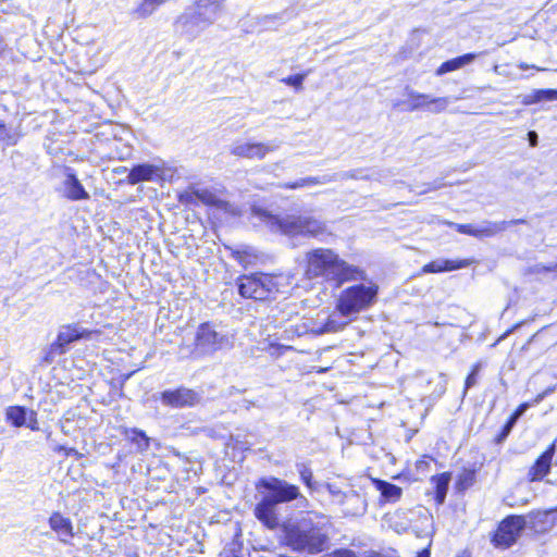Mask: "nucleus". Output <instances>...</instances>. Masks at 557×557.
<instances>
[{
  "mask_svg": "<svg viewBox=\"0 0 557 557\" xmlns=\"http://www.w3.org/2000/svg\"><path fill=\"white\" fill-rule=\"evenodd\" d=\"M555 388V386L548 387L543 394L539 395L537 400H542L546 395L553 393Z\"/></svg>",
  "mask_w": 557,
  "mask_h": 557,
  "instance_id": "nucleus-50",
  "label": "nucleus"
},
{
  "mask_svg": "<svg viewBox=\"0 0 557 557\" xmlns=\"http://www.w3.org/2000/svg\"><path fill=\"white\" fill-rule=\"evenodd\" d=\"M260 218L272 231L285 235H306L317 237L325 232V225L320 220L310 215H287L280 218L267 211L259 210Z\"/></svg>",
  "mask_w": 557,
  "mask_h": 557,
  "instance_id": "nucleus-5",
  "label": "nucleus"
},
{
  "mask_svg": "<svg viewBox=\"0 0 557 557\" xmlns=\"http://www.w3.org/2000/svg\"><path fill=\"white\" fill-rule=\"evenodd\" d=\"M450 474L446 472L432 478L435 483V499L438 504H443L446 498Z\"/></svg>",
  "mask_w": 557,
  "mask_h": 557,
  "instance_id": "nucleus-27",
  "label": "nucleus"
},
{
  "mask_svg": "<svg viewBox=\"0 0 557 557\" xmlns=\"http://www.w3.org/2000/svg\"><path fill=\"white\" fill-rule=\"evenodd\" d=\"M479 54L476 53H466L463 55L450 59L441 64V66L436 70V75L441 76L448 72L456 71L471 62H473Z\"/></svg>",
  "mask_w": 557,
  "mask_h": 557,
  "instance_id": "nucleus-20",
  "label": "nucleus"
},
{
  "mask_svg": "<svg viewBox=\"0 0 557 557\" xmlns=\"http://www.w3.org/2000/svg\"><path fill=\"white\" fill-rule=\"evenodd\" d=\"M475 480V471L474 470H463V472L459 475L458 485L462 488H468L473 484Z\"/></svg>",
  "mask_w": 557,
  "mask_h": 557,
  "instance_id": "nucleus-34",
  "label": "nucleus"
},
{
  "mask_svg": "<svg viewBox=\"0 0 557 557\" xmlns=\"http://www.w3.org/2000/svg\"><path fill=\"white\" fill-rule=\"evenodd\" d=\"M308 73H300L296 75H290L288 77L282 78V82L286 85L295 87L297 90L302 89V83L307 77Z\"/></svg>",
  "mask_w": 557,
  "mask_h": 557,
  "instance_id": "nucleus-33",
  "label": "nucleus"
},
{
  "mask_svg": "<svg viewBox=\"0 0 557 557\" xmlns=\"http://www.w3.org/2000/svg\"><path fill=\"white\" fill-rule=\"evenodd\" d=\"M220 0H196L177 18L176 24L190 37L198 36L220 16L222 12Z\"/></svg>",
  "mask_w": 557,
  "mask_h": 557,
  "instance_id": "nucleus-4",
  "label": "nucleus"
},
{
  "mask_svg": "<svg viewBox=\"0 0 557 557\" xmlns=\"http://www.w3.org/2000/svg\"><path fill=\"white\" fill-rule=\"evenodd\" d=\"M280 146L281 141L278 140L269 143L236 140L232 144L230 152L239 158L262 160L268 153L277 150Z\"/></svg>",
  "mask_w": 557,
  "mask_h": 557,
  "instance_id": "nucleus-11",
  "label": "nucleus"
},
{
  "mask_svg": "<svg viewBox=\"0 0 557 557\" xmlns=\"http://www.w3.org/2000/svg\"><path fill=\"white\" fill-rule=\"evenodd\" d=\"M451 225L460 234H466V235H470V236H474L475 235V225L474 224H457V223H451Z\"/></svg>",
  "mask_w": 557,
  "mask_h": 557,
  "instance_id": "nucleus-39",
  "label": "nucleus"
},
{
  "mask_svg": "<svg viewBox=\"0 0 557 557\" xmlns=\"http://www.w3.org/2000/svg\"><path fill=\"white\" fill-rule=\"evenodd\" d=\"M235 335L221 324L203 322L198 325L191 355L194 358L210 357L234 347Z\"/></svg>",
  "mask_w": 557,
  "mask_h": 557,
  "instance_id": "nucleus-3",
  "label": "nucleus"
},
{
  "mask_svg": "<svg viewBox=\"0 0 557 557\" xmlns=\"http://www.w3.org/2000/svg\"><path fill=\"white\" fill-rule=\"evenodd\" d=\"M305 276L309 280L322 277L341 287L346 282L364 281L366 272L359 267L349 264L334 250L315 248L305 255Z\"/></svg>",
  "mask_w": 557,
  "mask_h": 557,
  "instance_id": "nucleus-1",
  "label": "nucleus"
},
{
  "mask_svg": "<svg viewBox=\"0 0 557 557\" xmlns=\"http://www.w3.org/2000/svg\"><path fill=\"white\" fill-rule=\"evenodd\" d=\"M166 0H144L139 8V12L143 15H150L157 7L164 3Z\"/></svg>",
  "mask_w": 557,
  "mask_h": 557,
  "instance_id": "nucleus-35",
  "label": "nucleus"
},
{
  "mask_svg": "<svg viewBox=\"0 0 557 557\" xmlns=\"http://www.w3.org/2000/svg\"><path fill=\"white\" fill-rule=\"evenodd\" d=\"M468 261H453L445 259L434 260L422 268V273H440L444 271H453L467 267Z\"/></svg>",
  "mask_w": 557,
  "mask_h": 557,
  "instance_id": "nucleus-19",
  "label": "nucleus"
},
{
  "mask_svg": "<svg viewBox=\"0 0 557 557\" xmlns=\"http://www.w3.org/2000/svg\"><path fill=\"white\" fill-rule=\"evenodd\" d=\"M516 423L517 421L512 420V418L510 417L506 424L504 425L503 431L498 436V441H503L504 438H506Z\"/></svg>",
  "mask_w": 557,
  "mask_h": 557,
  "instance_id": "nucleus-42",
  "label": "nucleus"
},
{
  "mask_svg": "<svg viewBox=\"0 0 557 557\" xmlns=\"http://www.w3.org/2000/svg\"><path fill=\"white\" fill-rule=\"evenodd\" d=\"M239 295L244 298L264 300L277 290L274 277L265 273L242 275L237 278Z\"/></svg>",
  "mask_w": 557,
  "mask_h": 557,
  "instance_id": "nucleus-8",
  "label": "nucleus"
},
{
  "mask_svg": "<svg viewBox=\"0 0 557 557\" xmlns=\"http://www.w3.org/2000/svg\"><path fill=\"white\" fill-rule=\"evenodd\" d=\"M407 95H408V100L403 102V104L406 106L405 110L416 111V110L426 108V104L429 103L430 95L419 94L414 90H408Z\"/></svg>",
  "mask_w": 557,
  "mask_h": 557,
  "instance_id": "nucleus-26",
  "label": "nucleus"
},
{
  "mask_svg": "<svg viewBox=\"0 0 557 557\" xmlns=\"http://www.w3.org/2000/svg\"><path fill=\"white\" fill-rule=\"evenodd\" d=\"M36 413L34 411H30V419H29V424L28 426L33 430V431H36L38 430V425H37V420H36Z\"/></svg>",
  "mask_w": 557,
  "mask_h": 557,
  "instance_id": "nucleus-47",
  "label": "nucleus"
},
{
  "mask_svg": "<svg viewBox=\"0 0 557 557\" xmlns=\"http://www.w3.org/2000/svg\"><path fill=\"white\" fill-rule=\"evenodd\" d=\"M161 403L173 408L193 407L200 401V395L194 389L180 387L161 393Z\"/></svg>",
  "mask_w": 557,
  "mask_h": 557,
  "instance_id": "nucleus-12",
  "label": "nucleus"
},
{
  "mask_svg": "<svg viewBox=\"0 0 557 557\" xmlns=\"http://www.w3.org/2000/svg\"><path fill=\"white\" fill-rule=\"evenodd\" d=\"M528 139H529L530 146L535 147L539 141V136H537L536 132L530 131L528 133Z\"/></svg>",
  "mask_w": 557,
  "mask_h": 557,
  "instance_id": "nucleus-46",
  "label": "nucleus"
},
{
  "mask_svg": "<svg viewBox=\"0 0 557 557\" xmlns=\"http://www.w3.org/2000/svg\"><path fill=\"white\" fill-rule=\"evenodd\" d=\"M67 350L69 349L61 342H59L58 338H55L53 343L44 349L41 361L45 364H51L58 357L65 355Z\"/></svg>",
  "mask_w": 557,
  "mask_h": 557,
  "instance_id": "nucleus-25",
  "label": "nucleus"
},
{
  "mask_svg": "<svg viewBox=\"0 0 557 557\" xmlns=\"http://www.w3.org/2000/svg\"><path fill=\"white\" fill-rule=\"evenodd\" d=\"M92 333L95 332L74 323L61 326L57 338L69 349V345L81 338H90Z\"/></svg>",
  "mask_w": 557,
  "mask_h": 557,
  "instance_id": "nucleus-16",
  "label": "nucleus"
},
{
  "mask_svg": "<svg viewBox=\"0 0 557 557\" xmlns=\"http://www.w3.org/2000/svg\"><path fill=\"white\" fill-rule=\"evenodd\" d=\"M63 185L64 195L67 199L72 201L89 199V194L86 191V189L77 178L76 174L71 169H66Z\"/></svg>",
  "mask_w": 557,
  "mask_h": 557,
  "instance_id": "nucleus-15",
  "label": "nucleus"
},
{
  "mask_svg": "<svg viewBox=\"0 0 557 557\" xmlns=\"http://www.w3.org/2000/svg\"><path fill=\"white\" fill-rule=\"evenodd\" d=\"M555 455V444L549 447L535 460L528 472V479L531 482L543 480L550 471L553 458Z\"/></svg>",
  "mask_w": 557,
  "mask_h": 557,
  "instance_id": "nucleus-13",
  "label": "nucleus"
},
{
  "mask_svg": "<svg viewBox=\"0 0 557 557\" xmlns=\"http://www.w3.org/2000/svg\"><path fill=\"white\" fill-rule=\"evenodd\" d=\"M338 504L344 507L343 511L346 516H361L367 510L364 498L355 490H349L343 495V499Z\"/></svg>",
  "mask_w": 557,
  "mask_h": 557,
  "instance_id": "nucleus-14",
  "label": "nucleus"
},
{
  "mask_svg": "<svg viewBox=\"0 0 557 557\" xmlns=\"http://www.w3.org/2000/svg\"><path fill=\"white\" fill-rule=\"evenodd\" d=\"M417 557H430V553L428 550H423L419 553Z\"/></svg>",
  "mask_w": 557,
  "mask_h": 557,
  "instance_id": "nucleus-53",
  "label": "nucleus"
},
{
  "mask_svg": "<svg viewBox=\"0 0 557 557\" xmlns=\"http://www.w3.org/2000/svg\"><path fill=\"white\" fill-rule=\"evenodd\" d=\"M232 256L239 264H242L245 268L248 264H251L253 259H256V256L251 253L248 249L233 250Z\"/></svg>",
  "mask_w": 557,
  "mask_h": 557,
  "instance_id": "nucleus-31",
  "label": "nucleus"
},
{
  "mask_svg": "<svg viewBox=\"0 0 557 557\" xmlns=\"http://www.w3.org/2000/svg\"><path fill=\"white\" fill-rule=\"evenodd\" d=\"M298 471L301 480L306 483V485L311 486L312 471L310 470V468H308L305 465H300L298 467Z\"/></svg>",
  "mask_w": 557,
  "mask_h": 557,
  "instance_id": "nucleus-40",
  "label": "nucleus"
},
{
  "mask_svg": "<svg viewBox=\"0 0 557 557\" xmlns=\"http://www.w3.org/2000/svg\"><path fill=\"white\" fill-rule=\"evenodd\" d=\"M373 483L386 502L395 503L400 499L403 490L399 486L379 479L373 480Z\"/></svg>",
  "mask_w": 557,
  "mask_h": 557,
  "instance_id": "nucleus-21",
  "label": "nucleus"
},
{
  "mask_svg": "<svg viewBox=\"0 0 557 557\" xmlns=\"http://www.w3.org/2000/svg\"><path fill=\"white\" fill-rule=\"evenodd\" d=\"M480 366L475 364L471 371V373L467 376L466 383H465V393L468 388L472 387L476 383V375L479 373Z\"/></svg>",
  "mask_w": 557,
  "mask_h": 557,
  "instance_id": "nucleus-41",
  "label": "nucleus"
},
{
  "mask_svg": "<svg viewBox=\"0 0 557 557\" xmlns=\"http://www.w3.org/2000/svg\"><path fill=\"white\" fill-rule=\"evenodd\" d=\"M458 557H470V554H469V553H467V552H463V553H462L460 556H458Z\"/></svg>",
  "mask_w": 557,
  "mask_h": 557,
  "instance_id": "nucleus-58",
  "label": "nucleus"
},
{
  "mask_svg": "<svg viewBox=\"0 0 557 557\" xmlns=\"http://www.w3.org/2000/svg\"><path fill=\"white\" fill-rule=\"evenodd\" d=\"M528 408V405L527 404H521L516 410L515 412L510 416L512 418V420H516L518 421V419L525 412Z\"/></svg>",
  "mask_w": 557,
  "mask_h": 557,
  "instance_id": "nucleus-45",
  "label": "nucleus"
},
{
  "mask_svg": "<svg viewBox=\"0 0 557 557\" xmlns=\"http://www.w3.org/2000/svg\"><path fill=\"white\" fill-rule=\"evenodd\" d=\"M285 543L294 550L317 553L323 549L325 536L314 529L287 525L285 527Z\"/></svg>",
  "mask_w": 557,
  "mask_h": 557,
  "instance_id": "nucleus-9",
  "label": "nucleus"
},
{
  "mask_svg": "<svg viewBox=\"0 0 557 557\" xmlns=\"http://www.w3.org/2000/svg\"><path fill=\"white\" fill-rule=\"evenodd\" d=\"M124 437L135 444L139 451L148 450L150 446V438L146 435V433L139 429H124L122 432Z\"/></svg>",
  "mask_w": 557,
  "mask_h": 557,
  "instance_id": "nucleus-24",
  "label": "nucleus"
},
{
  "mask_svg": "<svg viewBox=\"0 0 557 557\" xmlns=\"http://www.w3.org/2000/svg\"><path fill=\"white\" fill-rule=\"evenodd\" d=\"M7 48V44L2 37V35L0 34V54L5 50Z\"/></svg>",
  "mask_w": 557,
  "mask_h": 557,
  "instance_id": "nucleus-52",
  "label": "nucleus"
},
{
  "mask_svg": "<svg viewBox=\"0 0 557 557\" xmlns=\"http://www.w3.org/2000/svg\"><path fill=\"white\" fill-rule=\"evenodd\" d=\"M441 185H429V187L424 190V191H428V190H434L436 188H438Z\"/></svg>",
  "mask_w": 557,
  "mask_h": 557,
  "instance_id": "nucleus-54",
  "label": "nucleus"
},
{
  "mask_svg": "<svg viewBox=\"0 0 557 557\" xmlns=\"http://www.w3.org/2000/svg\"><path fill=\"white\" fill-rule=\"evenodd\" d=\"M379 286L359 283L343 289L337 298L336 310L341 315L350 318L370 308L376 300Z\"/></svg>",
  "mask_w": 557,
  "mask_h": 557,
  "instance_id": "nucleus-6",
  "label": "nucleus"
},
{
  "mask_svg": "<svg viewBox=\"0 0 557 557\" xmlns=\"http://www.w3.org/2000/svg\"><path fill=\"white\" fill-rule=\"evenodd\" d=\"M17 137L18 136L14 131L8 129L7 127L4 132H0V140L8 146L15 145L17 141Z\"/></svg>",
  "mask_w": 557,
  "mask_h": 557,
  "instance_id": "nucleus-37",
  "label": "nucleus"
},
{
  "mask_svg": "<svg viewBox=\"0 0 557 557\" xmlns=\"http://www.w3.org/2000/svg\"><path fill=\"white\" fill-rule=\"evenodd\" d=\"M332 182H337V176H333V174H323L321 176H309L305 178H300L292 184H286V188L297 189L313 185H324Z\"/></svg>",
  "mask_w": 557,
  "mask_h": 557,
  "instance_id": "nucleus-23",
  "label": "nucleus"
},
{
  "mask_svg": "<svg viewBox=\"0 0 557 557\" xmlns=\"http://www.w3.org/2000/svg\"><path fill=\"white\" fill-rule=\"evenodd\" d=\"M50 528L58 534L62 543H69L74 536L73 525L69 518L63 517L60 512H53L49 518Z\"/></svg>",
  "mask_w": 557,
  "mask_h": 557,
  "instance_id": "nucleus-17",
  "label": "nucleus"
},
{
  "mask_svg": "<svg viewBox=\"0 0 557 557\" xmlns=\"http://www.w3.org/2000/svg\"><path fill=\"white\" fill-rule=\"evenodd\" d=\"M333 176H337V181L344 180H367L368 175L363 174L361 170H350L339 173H334Z\"/></svg>",
  "mask_w": 557,
  "mask_h": 557,
  "instance_id": "nucleus-32",
  "label": "nucleus"
},
{
  "mask_svg": "<svg viewBox=\"0 0 557 557\" xmlns=\"http://www.w3.org/2000/svg\"><path fill=\"white\" fill-rule=\"evenodd\" d=\"M552 511H532L528 516H509L504 519L492 537L495 547L507 548L511 546L519 537L521 531L530 523L535 527L537 521H542Z\"/></svg>",
  "mask_w": 557,
  "mask_h": 557,
  "instance_id": "nucleus-7",
  "label": "nucleus"
},
{
  "mask_svg": "<svg viewBox=\"0 0 557 557\" xmlns=\"http://www.w3.org/2000/svg\"><path fill=\"white\" fill-rule=\"evenodd\" d=\"M195 195L197 197L198 202L215 207L225 212L231 210V205L227 201L219 198L212 190L208 188H196Z\"/></svg>",
  "mask_w": 557,
  "mask_h": 557,
  "instance_id": "nucleus-18",
  "label": "nucleus"
},
{
  "mask_svg": "<svg viewBox=\"0 0 557 557\" xmlns=\"http://www.w3.org/2000/svg\"><path fill=\"white\" fill-rule=\"evenodd\" d=\"M126 171H127V168H125V166H121V168L116 169V173H124Z\"/></svg>",
  "mask_w": 557,
  "mask_h": 557,
  "instance_id": "nucleus-55",
  "label": "nucleus"
},
{
  "mask_svg": "<svg viewBox=\"0 0 557 557\" xmlns=\"http://www.w3.org/2000/svg\"><path fill=\"white\" fill-rule=\"evenodd\" d=\"M347 322L342 321L339 317L334 313L327 317L324 324L317 326L314 332L318 334L335 333L343 330Z\"/></svg>",
  "mask_w": 557,
  "mask_h": 557,
  "instance_id": "nucleus-28",
  "label": "nucleus"
},
{
  "mask_svg": "<svg viewBox=\"0 0 557 557\" xmlns=\"http://www.w3.org/2000/svg\"><path fill=\"white\" fill-rule=\"evenodd\" d=\"M173 170L165 166L164 162L154 164L141 163L135 165L129 170L127 175V183L136 185L140 182H154L162 183L173 177Z\"/></svg>",
  "mask_w": 557,
  "mask_h": 557,
  "instance_id": "nucleus-10",
  "label": "nucleus"
},
{
  "mask_svg": "<svg viewBox=\"0 0 557 557\" xmlns=\"http://www.w3.org/2000/svg\"><path fill=\"white\" fill-rule=\"evenodd\" d=\"M195 187H190L178 196V200L182 203L196 205L198 203L195 195Z\"/></svg>",
  "mask_w": 557,
  "mask_h": 557,
  "instance_id": "nucleus-36",
  "label": "nucleus"
},
{
  "mask_svg": "<svg viewBox=\"0 0 557 557\" xmlns=\"http://www.w3.org/2000/svg\"><path fill=\"white\" fill-rule=\"evenodd\" d=\"M542 270L546 272H554L557 274V263L549 264V265H542Z\"/></svg>",
  "mask_w": 557,
  "mask_h": 557,
  "instance_id": "nucleus-49",
  "label": "nucleus"
},
{
  "mask_svg": "<svg viewBox=\"0 0 557 557\" xmlns=\"http://www.w3.org/2000/svg\"><path fill=\"white\" fill-rule=\"evenodd\" d=\"M5 131V124L3 121L0 120V132H4Z\"/></svg>",
  "mask_w": 557,
  "mask_h": 557,
  "instance_id": "nucleus-57",
  "label": "nucleus"
},
{
  "mask_svg": "<svg viewBox=\"0 0 557 557\" xmlns=\"http://www.w3.org/2000/svg\"><path fill=\"white\" fill-rule=\"evenodd\" d=\"M527 221L524 219H516L510 221H499V223H507V227L515 224H524Z\"/></svg>",
  "mask_w": 557,
  "mask_h": 557,
  "instance_id": "nucleus-48",
  "label": "nucleus"
},
{
  "mask_svg": "<svg viewBox=\"0 0 557 557\" xmlns=\"http://www.w3.org/2000/svg\"><path fill=\"white\" fill-rule=\"evenodd\" d=\"M55 450H57V451H63V453L65 454L66 447H64V446H58V447H55Z\"/></svg>",
  "mask_w": 557,
  "mask_h": 557,
  "instance_id": "nucleus-56",
  "label": "nucleus"
},
{
  "mask_svg": "<svg viewBox=\"0 0 557 557\" xmlns=\"http://www.w3.org/2000/svg\"><path fill=\"white\" fill-rule=\"evenodd\" d=\"M327 491L333 496V498L336 503H338L339 499H343V495H345V492L341 491L334 484H327Z\"/></svg>",
  "mask_w": 557,
  "mask_h": 557,
  "instance_id": "nucleus-43",
  "label": "nucleus"
},
{
  "mask_svg": "<svg viewBox=\"0 0 557 557\" xmlns=\"http://www.w3.org/2000/svg\"><path fill=\"white\" fill-rule=\"evenodd\" d=\"M260 486L267 492L257 504L255 516L267 528L274 530L278 525V518L275 512L276 505L296 499L299 496V490L296 485L276 478L262 479Z\"/></svg>",
  "mask_w": 557,
  "mask_h": 557,
  "instance_id": "nucleus-2",
  "label": "nucleus"
},
{
  "mask_svg": "<svg viewBox=\"0 0 557 557\" xmlns=\"http://www.w3.org/2000/svg\"><path fill=\"white\" fill-rule=\"evenodd\" d=\"M450 102H451V98L450 97H437V98H435V97L430 96L429 97V103L426 104V109L431 113L437 114V113H441V112L445 111Z\"/></svg>",
  "mask_w": 557,
  "mask_h": 557,
  "instance_id": "nucleus-30",
  "label": "nucleus"
},
{
  "mask_svg": "<svg viewBox=\"0 0 557 557\" xmlns=\"http://www.w3.org/2000/svg\"><path fill=\"white\" fill-rule=\"evenodd\" d=\"M536 100H557V89H541L536 91Z\"/></svg>",
  "mask_w": 557,
  "mask_h": 557,
  "instance_id": "nucleus-38",
  "label": "nucleus"
},
{
  "mask_svg": "<svg viewBox=\"0 0 557 557\" xmlns=\"http://www.w3.org/2000/svg\"><path fill=\"white\" fill-rule=\"evenodd\" d=\"M325 557H358L355 552L350 549H338Z\"/></svg>",
  "mask_w": 557,
  "mask_h": 557,
  "instance_id": "nucleus-44",
  "label": "nucleus"
},
{
  "mask_svg": "<svg viewBox=\"0 0 557 557\" xmlns=\"http://www.w3.org/2000/svg\"><path fill=\"white\" fill-rule=\"evenodd\" d=\"M64 455H65V456H77V455H78V453H77V450H76L75 448H66V450H65V454H64Z\"/></svg>",
  "mask_w": 557,
  "mask_h": 557,
  "instance_id": "nucleus-51",
  "label": "nucleus"
},
{
  "mask_svg": "<svg viewBox=\"0 0 557 557\" xmlns=\"http://www.w3.org/2000/svg\"><path fill=\"white\" fill-rule=\"evenodd\" d=\"M507 228V223L492 222V221H483L480 224L475 225V235L476 238H486L493 237Z\"/></svg>",
  "mask_w": 557,
  "mask_h": 557,
  "instance_id": "nucleus-22",
  "label": "nucleus"
},
{
  "mask_svg": "<svg viewBox=\"0 0 557 557\" xmlns=\"http://www.w3.org/2000/svg\"><path fill=\"white\" fill-rule=\"evenodd\" d=\"M27 410L24 407L13 406L7 410V419L14 426H22L26 423Z\"/></svg>",
  "mask_w": 557,
  "mask_h": 557,
  "instance_id": "nucleus-29",
  "label": "nucleus"
}]
</instances>
